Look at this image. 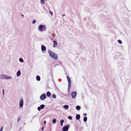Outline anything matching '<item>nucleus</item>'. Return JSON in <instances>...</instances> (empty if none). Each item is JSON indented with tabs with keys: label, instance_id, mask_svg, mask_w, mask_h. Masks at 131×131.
I'll use <instances>...</instances> for the list:
<instances>
[{
	"label": "nucleus",
	"instance_id": "nucleus-1",
	"mask_svg": "<svg viewBox=\"0 0 131 131\" xmlns=\"http://www.w3.org/2000/svg\"><path fill=\"white\" fill-rule=\"evenodd\" d=\"M48 52L49 55L52 58L55 60H56L57 59L58 56L56 54L54 53L50 50H49L48 51Z\"/></svg>",
	"mask_w": 131,
	"mask_h": 131
},
{
	"label": "nucleus",
	"instance_id": "nucleus-2",
	"mask_svg": "<svg viewBox=\"0 0 131 131\" xmlns=\"http://www.w3.org/2000/svg\"><path fill=\"white\" fill-rule=\"evenodd\" d=\"M45 29V27L42 25H40L38 27L39 30L41 31H44Z\"/></svg>",
	"mask_w": 131,
	"mask_h": 131
},
{
	"label": "nucleus",
	"instance_id": "nucleus-3",
	"mask_svg": "<svg viewBox=\"0 0 131 131\" xmlns=\"http://www.w3.org/2000/svg\"><path fill=\"white\" fill-rule=\"evenodd\" d=\"M67 79L68 82V85L69 88H70L71 85V81L70 77L68 76H67Z\"/></svg>",
	"mask_w": 131,
	"mask_h": 131
},
{
	"label": "nucleus",
	"instance_id": "nucleus-4",
	"mask_svg": "<svg viewBox=\"0 0 131 131\" xmlns=\"http://www.w3.org/2000/svg\"><path fill=\"white\" fill-rule=\"evenodd\" d=\"M69 126L68 125L67 126H64L63 128V131H67L68 129V128Z\"/></svg>",
	"mask_w": 131,
	"mask_h": 131
},
{
	"label": "nucleus",
	"instance_id": "nucleus-5",
	"mask_svg": "<svg viewBox=\"0 0 131 131\" xmlns=\"http://www.w3.org/2000/svg\"><path fill=\"white\" fill-rule=\"evenodd\" d=\"M46 94H43L40 96V98L41 100H44L46 98Z\"/></svg>",
	"mask_w": 131,
	"mask_h": 131
},
{
	"label": "nucleus",
	"instance_id": "nucleus-6",
	"mask_svg": "<svg viewBox=\"0 0 131 131\" xmlns=\"http://www.w3.org/2000/svg\"><path fill=\"white\" fill-rule=\"evenodd\" d=\"M77 95V93L75 92H74L71 93V95L73 98H74Z\"/></svg>",
	"mask_w": 131,
	"mask_h": 131
},
{
	"label": "nucleus",
	"instance_id": "nucleus-7",
	"mask_svg": "<svg viewBox=\"0 0 131 131\" xmlns=\"http://www.w3.org/2000/svg\"><path fill=\"white\" fill-rule=\"evenodd\" d=\"M20 106V107H22L23 106V100L22 99H21L20 103H19Z\"/></svg>",
	"mask_w": 131,
	"mask_h": 131
},
{
	"label": "nucleus",
	"instance_id": "nucleus-8",
	"mask_svg": "<svg viewBox=\"0 0 131 131\" xmlns=\"http://www.w3.org/2000/svg\"><path fill=\"white\" fill-rule=\"evenodd\" d=\"M53 47H55L57 45V42L56 41L54 40L53 41Z\"/></svg>",
	"mask_w": 131,
	"mask_h": 131
},
{
	"label": "nucleus",
	"instance_id": "nucleus-9",
	"mask_svg": "<svg viewBox=\"0 0 131 131\" xmlns=\"http://www.w3.org/2000/svg\"><path fill=\"white\" fill-rule=\"evenodd\" d=\"M46 48L45 46L42 45L41 47V49L42 51H45L46 50Z\"/></svg>",
	"mask_w": 131,
	"mask_h": 131
},
{
	"label": "nucleus",
	"instance_id": "nucleus-10",
	"mask_svg": "<svg viewBox=\"0 0 131 131\" xmlns=\"http://www.w3.org/2000/svg\"><path fill=\"white\" fill-rule=\"evenodd\" d=\"M80 117V115L77 114L76 116V118L77 120L79 119Z\"/></svg>",
	"mask_w": 131,
	"mask_h": 131
},
{
	"label": "nucleus",
	"instance_id": "nucleus-11",
	"mask_svg": "<svg viewBox=\"0 0 131 131\" xmlns=\"http://www.w3.org/2000/svg\"><path fill=\"white\" fill-rule=\"evenodd\" d=\"M51 95V93L50 92H47V95L48 97H49Z\"/></svg>",
	"mask_w": 131,
	"mask_h": 131
},
{
	"label": "nucleus",
	"instance_id": "nucleus-12",
	"mask_svg": "<svg viewBox=\"0 0 131 131\" xmlns=\"http://www.w3.org/2000/svg\"><path fill=\"white\" fill-rule=\"evenodd\" d=\"M36 80L38 81H39L40 79V77L38 75H37L36 77Z\"/></svg>",
	"mask_w": 131,
	"mask_h": 131
},
{
	"label": "nucleus",
	"instance_id": "nucleus-13",
	"mask_svg": "<svg viewBox=\"0 0 131 131\" xmlns=\"http://www.w3.org/2000/svg\"><path fill=\"white\" fill-rule=\"evenodd\" d=\"M63 107L66 110H67L69 108V106L67 105H66L63 106Z\"/></svg>",
	"mask_w": 131,
	"mask_h": 131
},
{
	"label": "nucleus",
	"instance_id": "nucleus-14",
	"mask_svg": "<svg viewBox=\"0 0 131 131\" xmlns=\"http://www.w3.org/2000/svg\"><path fill=\"white\" fill-rule=\"evenodd\" d=\"M20 75V72L19 71H18L17 73V77L19 76Z\"/></svg>",
	"mask_w": 131,
	"mask_h": 131
},
{
	"label": "nucleus",
	"instance_id": "nucleus-15",
	"mask_svg": "<svg viewBox=\"0 0 131 131\" xmlns=\"http://www.w3.org/2000/svg\"><path fill=\"white\" fill-rule=\"evenodd\" d=\"M64 122V121L63 119H61V120L60 121V123L61 124V126H62L63 125V123Z\"/></svg>",
	"mask_w": 131,
	"mask_h": 131
},
{
	"label": "nucleus",
	"instance_id": "nucleus-16",
	"mask_svg": "<svg viewBox=\"0 0 131 131\" xmlns=\"http://www.w3.org/2000/svg\"><path fill=\"white\" fill-rule=\"evenodd\" d=\"M40 108L41 109H43L45 107V105L43 104H42L40 106Z\"/></svg>",
	"mask_w": 131,
	"mask_h": 131
},
{
	"label": "nucleus",
	"instance_id": "nucleus-17",
	"mask_svg": "<svg viewBox=\"0 0 131 131\" xmlns=\"http://www.w3.org/2000/svg\"><path fill=\"white\" fill-rule=\"evenodd\" d=\"M76 108L77 110H79L80 108V107L78 105L76 106Z\"/></svg>",
	"mask_w": 131,
	"mask_h": 131
},
{
	"label": "nucleus",
	"instance_id": "nucleus-18",
	"mask_svg": "<svg viewBox=\"0 0 131 131\" xmlns=\"http://www.w3.org/2000/svg\"><path fill=\"white\" fill-rule=\"evenodd\" d=\"M87 117H84L83 118V121L84 122H86L87 120Z\"/></svg>",
	"mask_w": 131,
	"mask_h": 131
},
{
	"label": "nucleus",
	"instance_id": "nucleus-19",
	"mask_svg": "<svg viewBox=\"0 0 131 131\" xmlns=\"http://www.w3.org/2000/svg\"><path fill=\"white\" fill-rule=\"evenodd\" d=\"M19 61H20L21 62H24V60L22 58H20L19 59Z\"/></svg>",
	"mask_w": 131,
	"mask_h": 131
},
{
	"label": "nucleus",
	"instance_id": "nucleus-20",
	"mask_svg": "<svg viewBox=\"0 0 131 131\" xmlns=\"http://www.w3.org/2000/svg\"><path fill=\"white\" fill-rule=\"evenodd\" d=\"M68 119L70 120H72V117L71 116H69L68 117Z\"/></svg>",
	"mask_w": 131,
	"mask_h": 131
},
{
	"label": "nucleus",
	"instance_id": "nucleus-21",
	"mask_svg": "<svg viewBox=\"0 0 131 131\" xmlns=\"http://www.w3.org/2000/svg\"><path fill=\"white\" fill-rule=\"evenodd\" d=\"M52 97L53 98H55L56 97V95L55 94H53L52 95Z\"/></svg>",
	"mask_w": 131,
	"mask_h": 131
},
{
	"label": "nucleus",
	"instance_id": "nucleus-22",
	"mask_svg": "<svg viewBox=\"0 0 131 131\" xmlns=\"http://www.w3.org/2000/svg\"><path fill=\"white\" fill-rule=\"evenodd\" d=\"M41 2L42 4L45 3L44 0H41Z\"/></svg>",
	"mask_w": 131,
	"mask_h": 131
},
{
	"label": "nucleus",
	"instance_id": "nucleus-23",
	"mask_svg": "<svg viewBox=\"0 0 131 131\" xmlns=\"http://www.w3.org/2000/svg\"><path fill=\"white\" fill-rule=\"evenodd\" d=\"M56 122V120L55 119H54L52 120V122L53 123H55Z\"/></svg>",
	"mask_w": 131,
	"mask_h": 131
},
{
	"label": "nucleus",
	"instance_id": "nucleus-24",
	"mask_svg": "<svg viewBox=\"0 0 131 131\" xmlns=\"http://www.w3.org/2000/svg\"><path fill=\"white\" fill-rule=\"evenodd\" d=\"M118 42L119 43L121 44L122 43V41L120 40H118Z\"/></svg>",
	"mask_w": 131,
	"mask_h": 131
},
{
	"label": "nucleus",
	"instance_id": "nucleus-25",
	"mask_svg": "<svg viewBox=\"0 0 131 131\" xmlns=\"http://www.w3.org/2000/svg\"><path fill=\"white\" fill-rule=\"evenodd\" d=\"M36 21L35 20H34L33 21H32V23L33 24H34L36 23Z\"/></svg>",
	"mask_w": 131,
	"mask_h": 131
},
{
	"label": "nucleus",
	"instance_id": "nucleus-26",
	"mask_svg": "<svg viewBox=\"0 0 131 131\" xmlns=\"http://www.w3.org/2000/svg\"><path fill=\"white\" fill-rule=\"evenodd\" d=\"M41 109V108H40V107H38L37 108L38 110L39 111H40V110Z\"/></svg>",
	"mask_w": 131,
	"mask_h": 131
},
{
	"label": "nucleus",
	"instance_id": "nucleus-27",
	"mask_svg": "<svg viewBox=\"0 0 131 131\" xmlns=\"http://www.w3.org/2000/svg\"><path fill=\"white\" fill-rule=\"evenodd\" d=\"M6 78L7 79H10L11 78H10V77H7V78Z\"/></svg>",
	"mask_w": 131,
	"mask_h": 131
},
{
	"label": "nucleus",
	"instance_id": "nucleus-28",
	"mask_svg": "<svg viewBox=\"0 0 131 131\" xmlns=\"http://www.w3.org/2000/svg\"><path fill=\"white\" fill-rule=\"evenodd\" d=\"M50 14H51V15H53L52 12L51 11H50Z\"/></svg>",
	"mask_w": 131,
	"mask_h": 131
},
{
	"label": "nucleus",
	"instance_id": "nucleus-29",
	"mask_svg": "<svg viewBox=\"0 0 131 131\" xmlns=\"http://www.w3.org/2000/svg\"><path fill=\"white\" fill-rule=\"evenodd\" d=\"M3 129V127H2L0 129V131H2Z\"/></svg>",
	"mask_w": 131,
	"mask_h": 131
},
{
	"label": "nucleus",
	"instance_id": "nucleus-30",
	"mask_svg": "<svg viewBox=\"0 0 131 131\" xmlns=\"http://www.w3.org/2000/svg\"><path fill=\"white\" fill-rule=\"evenodd\" d=\"M43 123L45 124L46 123V121H44L43 122Z\"/></svg>",
	"mask_w": 131,
	"mask_h": 131
},
{
	"label": "nucleus",
	"instance_id": "nucleus-31",
	"mask_svg": "<svg viewBox=\"0 0 131 131\" xmlns=\"http://www.w3.org/2000/svg\"><path fill=\"white\" fill-rule=\"evenodd\" d=\"M84 116H86L87 115V114L86 113H84Z\"/></svg>",
	"mask_w": 131,
	"mask_h": 131
},
{
	"label": "nucleus",
	"instance_id": "nucleus-32",
	"mask_svg": "<svg viewBox=\"0 0 131 131\" xmlns=\"http://www.w3.org/2000/svg\"><path fill=\"white\" fill-rule=\"evenodd\" d=\"M3 94H4V89H3Z\"/></svg>",
	"mask_w": 131,
	"mask_h": 131
},
{
	"label": "nucleus",
	"instance_id": "nucleus-33",
	"mask_svg": "<svg viewBox=\"0 0 131 131\" xmlns=\"http://www.w3.org/2000/svg\"><path fill=\"white\" fill-rule=\"evenodd\" d=\"M43 129H44V127H42V130H43Z\"/></svg>",
	"mask_w": 131,
	"mask_h": 131
},
{
	"label": "nucleus",
	"instance_id": "nucleus-34",
	"mask_svg": "<svg viewBox=\"0 0 131 131\" xmlns=\"http://www.w3.org/2000/svg\"><path fill=\"white\" fill-rule=\"evenodd\" d=\"M21 16H22V17H24V15H23V14H22V15H21Z\"/></svg>",
	"mask_w": 131,
	"mask_h": 131
},
{
	"label": "nucleus",
	"instance_id": "nucleus-35",
	"mask_svg": "<svg viewBox=\"0 0 131 131\" xmlns=\"http://www.w3.org/2000/svg\"><path fill=\"white\" fill-rule=\"evenodd\" d=\"M20 120V118H19V119H18V121Z\"/></svg>",
	"mask_w": 131,
	"mask_h": 131
}]
</instances>
